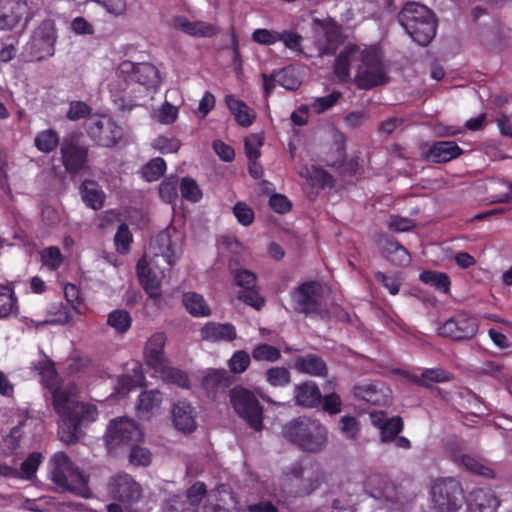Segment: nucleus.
Returning <instances> with one entry per match:
<instances>
[{
    "label": "nucleus",
    "mask_w": 512,
    "mask_h": 512,
    "mask_svg": "<svg viewBox=\"0 0 512 512\" xmlns=\"http://www.w3.org/2000/svg\"><path fill=\"white\" fill-rule=\"evenodd\" d=\"M455 461L459 466L465 468L468 472L472 474H477L487 478H494L493 470L484 464L481 460L475 458L470 454H463L461 456H457Z\"/></svg>",
    "instance_id": "36"
},
{
    "label": "nucleus",
    "mask_w": 512,
    "mask_h": 512,
    "mask_svg": "<svg viewBox=\"0 0 512 512\" xmlns=\"http://www.w3.org/2000/svg\"><path fill=\"white\" fill-rule=\"evenodd\" d=\"M162 512H194V509L184 496L175 495L164 504Z\"/></svg>",
    "instance_id": "62"
},
{
    "label": "nucleus",
    "mask_w": 512,
    "mask_h": 512,
    "mask_svg": "<svg viewBox=\"0 0 512 512\" xmlns=\"http://www.w3.org/2000/svg\"><path fill=\"white\" fill-rule=\"evenodd\" d=\"M121 70L128 73L131 82L138 83L146 88H151L159 83V71L150 63L125 62Z\"/></svg>",
    "instance_id": "19"
},
{
    "label": "nucleus",
    "mask_w": 512,
    "mask_h": 512,
    "mask_svg": "<svg viewBox=\"0 0 512 512\" xmlns=\"http://www.w3.org/2000/svg\"><path fill=\"white\" fill-rule=\"evenodd\" d=\"M182 303L187 312L194 317H208L211 309L205 298L196 292H186L182 295Z\"/></svg>",
    "instance_id": "32"
},
{
    "label": "nucleus",
    "mask_w": 512,
    "mask_h": 512,
    "mask_svg": "<svg viewBox=\"0 0 512 512\" xmlns=\"http://www.w3.org/2000/svg\"><path fill=\"white\" fill-rule=\"evenodd\" d=\"M165 381L172 383L181 388L190 387V379L188 374L178 368L163 366V369L159 371Z\"/></svg>",
    "instance_id": "46"
},
{
    "label": "nucleus",
    "mask_w": 512,
    "mask_h": 512,
    "mask_svg": "<svg viewBox=\"0 0 512 512\" xmlns=\"http://www.w3.org/2000/svg\"><path fill=\"white\" fill-rule=\"evenodd\" d=\"M166 336L162 332L154 333L147 341L144 348V359L147 366L155 372L163 369L165 365L164 347Z\"/></svg>",
    "instance_id": "23"
},
{
    "label": "nucleus",
    "mask_w": 512,
    "mask_h": 512,
    "mask_svg": "<svg viewBox=\"0 0 512 512\" xmlns=\"http://www.w3.org/2000/svg\"><path fill=\"white\" fill-rule=\"evenodd\" d=\"M365 489L371 497L387 506L395 504L408 496L402 484L397 485L383 475L369 476L365 482Z\"/></svg>",
    "instance_id": "14"
},
{
    "label": "nucleus",
    "mask_w": 512,
    "mask_h": 512,
    "mask_svg": "<svg viewBox=\"0 0 512 512\" xmlns=\"http://www.w3.org/2000/svg\"><path fill=\"white\" fill-rule=\"evenodd\" d=\"M40 258L42 265L46 266L51 271L58 270L64 262V257L57 246L44 248L40 252Z\"/></svg>",
    "instance_id": "44"
},
{
    "label": "nucleus",
    "mask_w": 512,
    "mask_h": 512,
    "mask_svg": "<svg viewBox=\"0 0 512 512\" xmlns=\"http://www.w3.org/2000/svg\"><path fill=\"white\" fill-rule=\"evenodd\" d=\"M133 242V235L126 223L119 225L114 236V245L116 251L120 254H126L130 250V245Z\"/></svg>",
    "instance_id": "50"
},
{
    "label": "nucleus",
    "mask_w": 512,
    "mask_h": 512,
    "mask_svg": "<svg viewBox=\"0 0 512 512\" xmlns=\"http://www.w3.org/2000/svg\"><path fill=\"white\" fill-rule=\"evenodd\" d=\"M263 141L264 138L260 134H251L245 138L244 148L248 160H255L260 158V147L263 145Z\"/></svg>",
    "instance_id": "57"
},
{
    "label": "nucleus",
    "mask_w": 512,
    "mask_h": 512,
    "mask_svg": "<svg viewBox=\"0 0 512 512\" xmlns=\"http://www.w3.org/2000/svg\"><path fill=\"white\" fill-rule=\"evenodd\" d=\"M252 357L256 361L274 363L281 358V351L270 344H259L252 350Z\"/></svg>",
    "instance_id": "49"
},
{
    "label": "nucleus",
    "mask_w": 512,
    "mask_h": 512,
    "mask_svg": "<svg viewBox=\"0 0 512 512\" xmlns=\"http://www.w3.org/2000/svg\"><path fill=\"white\" fill-rule=\"evenodd\" d=\"M234 282L242 289L257 286V276L248 269H235L232 271Z\"/></svg>",
    "instance_id": "61"
},
{
    "label": "nucleus",
    "mask_w": 512,
    "mask_h": 512,
    "mask_svg": "<svg viewBox=\"0 0 512 512\" xmlns=\"http://www.w3.org/2000/svg\"><path fill=\"white\" fill-rule=\"evenodd\" d=\"M232 383L233 377L224 369H210L201 380L207 396L215 401L225 398Z\"/></svg>",
    "instance_id": "17"
},
{
    "label": "nucleus",
    "mask_w": 512,
    "mask_h": 512,
    "mask_svg": "<svg viewBox=\"0 0 512 512\" xmlns=\"http://www.w3.org/2000/svg\"><path fill=\"white\" fill-rule=\"evenodd\" d=\"M419 280L444 294L450 292L451 280L448 274L444 272L425 270L420 273Z\"/></svg>",
    "instance_id": "33"
},
{
    "label": "nucleus",
    "mask_w": 512,
    "mask_h": 512,
    "mask_svg": "<svg viewBox=\"0 0 512 512\" xmlns=\"http://www.w3.org/2000/svg\"><path fill=\"white\" fill-rule=\"evenodd\" d=\"M174 26L177 30L182 31L191 36L212 37L217 34L218 29L213 24L203 21H189L184 16H178L174 19Z\"/></svg>",
    "instance_id": "31"
},
{
    "label": "nucleus",
    "mask_w": 512,
    "mask_h": 512,
    "mask_svg": "<svg viewBox=\"0 0 512 512\" xmlns=\"http://www.w3.org/2000/svg\"><path fill=\"white\" fill-rule=\"evenodd\" d=\"M403 420L399 416L387 419L381 426L380 439L383 443L392 442L403 430Z\"/></svg>",
    "instance_id": "43"
},
{
    "label": "nucleus",
    "mask_w": 512,
    "mask_h": 512,
    "mask_svg": "<svg viewBox=\"0 0 512 512\" xmlns=\"http://www.w3.org/2000/svg\"><path fill=\"white\" fill-rule=\"evenodd\" d=\"M480 322L467 312H460L447 319L438 327V334L456 342L473 339L478 333Z\"/></svg>",
    "instance_id": "11"
},
{
    "label": "nucleus",
    "mask_w": 512,
    "mask_h": 512,
    "mask_svg": "<svg viewBox=\"0 0 512 512\" xmlns=\"http://www.w3.org/2000/svg\"><path fill=\"white\" fill-rule=\"evenodd\" d=\"M431 499L437 512H457L464 502L462 485L454 477L438 478L431 485Z\"/></svg>",
    "instance_id": "7"
},
{
    "label": "nucleus",
    "mask_w": 512,
    "mask_h": 512,
    "mask_svg": "<svg viewBox=\"0 0 512 512\" xmlns=\"http://www.w3.org/2000/svg\"><path fill=\"white\" fill-rule=\"evenodd\" d=\"M375 278L380 282L391 295H397L402 285V277L400 273H394L392 275H386L381 271L375 273Z\"/></svg>",
    "instance_id": "55"
},
{
    "label": "nucleus",
    "mask_w": 512,
    "mask_h": 512,
    "mask_svg": "<svg viewBox=\"0 0 512 512\" xmlns=\"http://www.w3.org/2000/svg\"><path fill=\"white\" fill-rule=\"evenodd\" d=\"M172 421L175 428L184 433H191L196 429L194 407L187 401H178L172 408Z\"/></svg>",
    "instance_id": "24"
},
{
    "label": "nucleus",
    "mask_w": 512,
    "mask_h": 512,
    "mask_svg": "<svg viewBox=\"0 0 512 512\" xmlns=\"http://www.w3.org/2000/svg\"><path fill=\"white\" fill-rule=\"evenodd\" d=\"M179 191V178L176 175L166 177L159 186L160 198L169 204L176 203Z\"/></svg>",
    "instance_id": "40"
},
{
    "label": "nucleus",
    "mask_w": 512,
    "mask_h": 512,
    "mask_svg": "<svg viewBox=\"0 0 512 512\" xmlns=\"http://www.w3.org/2000/svg\"><path fill=\"white\" fill-rule=\"evenodd\" d=\"M156 243L157 247H153L155 252L150 265L145 258H141L137 263L139 282L148 296L155 300L161 297V278L166 271H170L178 259L175 245L169 235L159 234Z\"/></svg>",
    "instance_id": "2"
},
{
    "label": "nucleus",
    "mask_w": 512,
    "mask_h": 512,
    "mask_svg": "<svg viewBox=\"0 0 512 512\" xmlns=\"http://www.w3.org/2000/svg\"><path fill=\"white\" fill-rule=\"evenodd\" d=\"M353 395L373 405H386L391 398L390 388L383 382H364L353 387Z\"/></svg>",
    "instance_id": "18"
},
{
    "label": "nucleus",
    "mask_w": 512,
    "mask_h": 512,
    "mask_svg": "<svg viewBox=\"0 0 512 512\" xmlns=\"http://www.w3.org/2000/svg\"><path fill=\"white\" fill-rule=\"evenodd\" d=\"M61 141L59 134L54 129H46L36 134L34 145L40 152L49 154L58 146L61 147Z\"/></svg>",
    "instance_id": "37"
},
{
    "label": "nucleus",
    "mask_w": 512,
    "mask_h": 512,
    "mask_svg": "<svg viewBox=\"0 0 512 512\" xmlns=\"http://www.w3.org/2000/svg\"><path fill=\"white\" fill-rule=\"evenodd\" d=\"M206 493V485L203 482H196L187 490L184 498L187 499L195 511Z\"/></svg>",
    "instance_id": "63"
},
{
    "label": "nucleus",
    "mask_w": 512,
    "mask_h": 512,
    "mask_svg": "<svg viewBox=\"0 0 512 512\" xmlns=\"http://www.w3.org/2000/svg\"><path fill=\"white\" fill-rule=\"evenodd\" d=\"M61 162L71 178L89 169V148L76 135L65 136L60 147Z\"/></svg>",
    "instance_id": "10"
},
{
    "label": "nucleus",
    "mask_w": 512,
    "mask_h": 512,
    "mask_svg": "<svg viewBox=\"0 0 512 512\" xmlns=\"http://www.w3.org/2000/svg\"><path fill=\"white\" fill-rule=\"evenodd\" d=\"M296 404L301 407L315 408L321 403V392L313 381H305L294 388Z\"/></svg>",
    "instance_id": "28"
},
{
    "label": "nucleus",
    "mask_w": 512,
    "mask_h": 512,
    "mask_svg": "<svg viewBox=\"0 0 512 512\" xmlns=\"http://www.w3.org/2000/svg\"><path fill=\"white\" fill-rule=\"evenodd\" d=\"M79 190L81 198L87 207L96 211L103 208L106 195L96 181L90 179L84 180Z\"/></svg>",
    "instance_id": "30"
},
{
    "label": "nucleus",
    "mask_w": 512,
    "mask_h": 512,
    "mask_svg": "<svg viewBox=\"0 0 512 512\" xmlns=\"http://www.w3.org/2000/svg\"><path fill=\"white\" fill-rule=\"evenodd\" d=\"M301 475L302 484L300 491L304 492L305 495H309L316 490L323 480V475L318 465L301 466Z\"/></svg>",
    "instance_id": "35"
},
{
    "label": "nucleus",
    "mask_w": 512,
    "mask_h": 512,
    "mask_svg": "<svg viewBox=\"0 0 512 512\" xmlns=\"http://www.w3.org/2000/svg\"><path fill=\"white\" fill-rule=\"evenodd\" d=\"M131 323V315L124 309H117L108 314L107 324L114 328L118 333L122 334L127 332Z\"/></svg>",
    "instance_id": "42"
},
{
    "label": "nucleus",
    "mask_w": 512,
    "mask_h": 512,
    "mask_svg": "<svg viewBox=\"0 0 512 512\" xmlns=\"http://www.w3.org/2000/svg\"><path fill=\"white\" fill-rule=\"evenodd\" d=\"M45 387L52 394V403L59 416L58 436L66 444H75L81 429L95 422L99 412L94 404L78 401V388L74 382L64 383L59 377L55 363L51 359L37 365Z\"/></svg>",
    "instance_id": "1"
},
{
    "label": "nucleus",
    "mask_w": 512,
    "mask_h": 512,
    "mask_svg": "<svg viewBox=\"0 0 512 512\" xmlns=\"http://www.w3.org/2000/svg\"><path fill=\"white\" fill-rule=\"evenodd\" d=\"M17 298L12 288L0 285V318L8 317L16 308Z\"/></svg>",
    "instance_id": "47"
},
{
    "label": "nucleus",
    "mask_w": 512,
    "mask_h": 512,
    "mask_svg": "<svg viewBox=\"0 0 512 512\" xmlns=\"http://www.w3.org/2000/svg\"><path fill=\"white\" fill-rule=\"evenodd\" d=\"M57 33L52 20H44L33 31L26 44V51L37 61H41L54 55Z\"/></svg>",
    "instance_id": "12"
},
{
    "label": "nucleus",
    "mask_w": 512,
    "mask_h": 512,
    "mask_svg": "<svg viewBox=\"0 0 512 512\" xmlns=\"http://www.w3.org/2000/svg\"><path fill=\"white\" fill-rule=\"evenodd\" d=\"M107 492L114 500L125 504H133L140 500L142 488L131 475L119 473L110 478Z\"/></svg>",
    "instance_id": "16"
},
{
    "label": "nucleus",
    "mask_w": 512,
    "mask_h": 512,
    "mask_svg": "<svg viewBox=\"0 0 512 512\" xmlns=\"http://www.w3.org/2000/svg\"><path fill=\"white\" fill-rule=\"evenodd\" d=\"M179 191L183 199L196 203L202 198V191L197 182L191 177L182 178Z\"/></svg>",
    "instance_id": "48"
},
{
    "label": "nucleus",
    "mask_w": 512,
    "mask_h": 512,
    "mask_svg": "<svg viewBox=\"0 0 512 512\" xmlns=\"http://www.w3.org/2000/svg\"><path fill=\"white\" fill-rule=\"evenodd\" d=\"M88 135L103 147H113L122 138V129L109 116L98 115L89 119L87 126Z\"/></svg>",
    "instance_id": "15"
},
{
    "label": "nucleus",
    "mask_w": 512,
    "mask_h": 512,
    "mask_svg": "<svg viewBox=\"0 0 512 512\" xmlns=\"http://www.w3.org/2000/svg\"><path fill=\"white\" fill-rule=\"evenodd\" d=\"M104 438L108 448L114 446L141 448L139 442L143 438V432L135 420L118 417L109 422Z\"/></svg>",
    "instance_id": "9"
},
{
    "label": "nucleus",
    "mask_w": 512,
    "mask_h": 512,
    "mask_svg": "<svg viewBox=\"0 0 512 512\" xmlns=\"http://www.w3.org/2000/svg\"><path fill=\"white\" fill-rule=\"evenodd\" d=\"M383 257L396 266H406L411 261L408 250L397 240L386 237L380 242Z\"/></svg>",
    "instance_id": "26"
},
{
    "label": "nucleus",
    "mask_w": 512,
    "mask_h": 512,
    "mask_svg": "<svg viewBox=\"0 0 512 512\" xmlns=\"http://www.w3.org/2000/svg\"><path fill=\"white\" fill-rule=\"evenodd\" d=\"M265 379L273 387H285L291 382V373L285 367H271L266 370Z\"/></svg>",
    "instance_id": "45"
},
{
    "label": "nucleus",
    "mask_w": 512,
    "mask_h": 512,
    "mask_svg": "<svg viewBox=\"0 0 512 512\" xmlns=\"http://www.w3.org/2000/svg\"><path fill=\"white\" fill-rule=\"evenodd\" d=\"M322 287L317 281H306L291 291L294 312L305 316L318 314Z\"/></svg>",
    "instance_id": "13"
},
{
    "label": "nucleus",
    "mask_w": 512,
    "mask_h": 512,
    "mask_svg": "<svg viewBox=\"0 0 512 512\" xmlns=\"http://www.w3.org/2000/svg\"><path fill=\"white\" fill-rule=\"evenodd\" d=\"M462 153V148L455 141H436L423 151V157L429 162L447 163Z\"/></svg>",
    "instance_id": "22"
},
{
    "label": "nucleus",
    "mask_w": 512,
    "mask_h": 512,
    "mask_svg": "<svg viewBox=\"0 0 512 512\" xmlns=\"http://www.w3.org/2000/svg\"><path fill=\"white\" fill-rule=\"evenodd\" d=\"M424 378V387H429L431 383H444L452 379L449 372L442 368H427L422 371Z\"/></svg>",
    "instance_id": "58"
},
{
    "label": "nucleus",
    "mask_w": 512,
    "mask_h": 512,
    "mask_svg": "<svg viewBox=\"0 0 512 512\" xmlns=\"http://www.w3.org/2000/svg\"><path fill=\"white\" fill-rule=\"evenodd\" d=\"M233 214L237 221L245 227L250 226L255 219L253 209L242 201H239L234 205Z\"/></svg>",
    "instance_id": "60"
},
{
    "label": "nucleus",
    "mask_w": 512,
    "mask_h": 512,
    "mask_svg": "<svg viewBox=\"0 0 512 512\" xmlns=\"http://www.w3.org/2000/svg\"><path fill=\"white\" fill-rule=\"evenodd\" d=\"M203 340L217 341H233L237 334L235 326L231 323L208 322L200 330Z\"/></svg>",
    "instance_id": "27"
},
{
    "label": "nucleus",
    "mask_w": 512,
    "mask_h": 512,
    "mask_svg": "<svg viewBox=\"0 0 512 512\" xmlns=\"http://www.w3.org/2000/svg\"><path fill=\"white\" fill-rule=\"evenodd\" d=\"M161 402L162 395L158 390L143 391L138 398V414L148 418L154 409L159 408Z\"/></svg>",
    "instance_id": "38"
},
{
    "label": "nucleus",
    "mask_w": 512,
    "mask_h": 512,
    "mask_svg": "<svg viewBox=\"0 0 512 512\" xmlns=\"http://www.w3.org/2000/svg\"><path fill=\"white\" fill-rule=\"evenodd\" d=\"M237 298L258 311L261 310L265 305V300L260 295L257 286H254L252 288L241 289L238 292Z\"/></svg>",
    "instance_id": "52"
},
{
    "label": "nucleus",
    "mask_w": 512,
    "mask_h": 512,
    "mask_svg": "<svg viewBox=\"0 0 512 512\" xmlns=\"http://www.w3.org/2000/svg\"><path fill=\"white\" fill-rule=\"evenodd\" d=\"M293 368L302 374L314 377H327L328 367L325 360L317 354H306L294 359Z\"/></svg>",
    "instance_id": "25"
},
{
    "label": "nucleus",
    "mask_w": 512,
    "mask_h": 512,
    "mask_svg": "<svg viewBox=\"0 0 512 512\" xmlns=\"http://www.w3.org/2000/svg\"><path fill=\"white\" fill-rule=\"evenodd\" d=\"M325 37L327 45L322 49L321 53L326 55H332L336 51V44L342 40L341 28L337 24H327L324 27Z\"/></svg>",
    "instance_id": "51"
},
{
    "label": "nucleus",
    "mask_w": 512,
    "mask_h": 512,
    "mask_svg": "<svg viewBox=\"0 0 512 512\" xmlns=\"http://www.w3.org/2000/svg\"><path fill=\"white\" fill-rule=\"evenodd\" d=\"M91 113V107L83 101H72L66 117L71 121L87 118Z\"/></svg>",
    "instance_id": "64"
},
{
    "label": "nucleus",
    "mask_w": 512,
    "mask_h": 512,
    "mask_svg": "<svg viewBox=\"0 0 512 512\" xmlns=\"http://www.w3.org/2000/svg\"><path fill=\"white\" fill-rule=\"evenodd\" d=\"M341 97L342 93L340 91L335 90L327 96L316 98L311 103V108L317 114L324 113L326 110L333 107Z\"/></svg>",
    "instance_id": "56"
},
{
    "label": "nucleus",
    "mask_w": 512,
    "mask_h": 512,
    "mask_svg": "<svg viewBox=\"0 0 512 512\" xmlns=\"http://www.w3.org/2000/svg\"><path fill=\"white\" fill-rule=\"evenodd\" d=\"M398 21L413 41L421 46H427L436 35L435 15L424 5L407 3L399 12Z\"/></svg>",
    "instance_id": "3"
},
{
    "label": "nucleus",
    "mask_w": 512,
    "mask_h": 512,
    "mask_svg": "<svg viewBox=\"0 0 512 512\" xmlns=\"http://www.w3.org/2000/svg\"><path fill=\"white\" fill-rule=\"evenodd\" d=\"M42 459V454L38 451H34L21 463L20 472L15 468L0 464V475L6 477L20 476L21 478L30 480L35 475Z\"/></svg>",
    "instance_id": "29"
},
{
    "label": "nucleus",
    "mask_w": 512,
    "mask_h": 512,
    "mask_svg": "<svg viewBox=\"0 0 512 512\" xmlns=\"http://www.w3.org/2000/svg\"><path fill=\"white\" fill-rule=\"evenodd\" d=\"M388 77L377 48L362 49L361 57L356 66L355 85L362 90H370L387 83Z\"/></svg>",
    "instance_id": "6"
},
{
    "label": "nucleus",
    "mask_w": 512,
    "mask_h": 512,
    "mask_svg": "<svg viewBox=\"0 0 512 512\" xmlns=\"http://www.w3.org/2000/svg\"><path fill=\"white\" fill-rule=\"evenodd\" d=\"M6 5L10 7V13H0V29H12L21 20V15L13 10L14 6L19 7V4L14 0H6Z\"/></svg>",
    "instance_id": "59"
},
{
    "label": "nucleus",
    "mask_w": 512,
    "mask_h": 512,
    "mask_svg": "<svg viewBox=\"0 0 512 512\" xmlns=\"http://www.w3.org/2000/svg\"><path fill=\"white\" fill-rule=\"evenodd\" d=\"M229 397L237 415L250 428L261 431L263 429V407L256 395L243 386H236L229 390Z\"/></svg>",
    "instance_id": "8"
},
{
    "label": "nucleus",
    "mask_w": 512,
    "mask_h": 512,
    "mask_svg": "<svg viewBox=\"0 0 512 512\" xmlns=\"http://www.w3.org/2000/svg\"><path fill=\"white\" fill-rule=\"evenodd\" d=\"M362 48L355 44H348L338 54L333 65V72L338 80L346 83L350 80V67L352 64L357 66L361 57Z\"/></svg>",
    "instance_id": "21"
},
{
    "label": "nucleus",
    "mask_w": 512,
    "mask_h": 512,
    "mask_svg": "<svg viewBox=\"0 0 512 512\" xmlns=\"http://www.w3.org/2000/svg\"><path fill=\"white\" fill-rule=\"evenodd\" d=\"M52 481L60 488L83 498H90L88 478L63 453L57 452L51 459Z\"/></svg>",
    "instance_id": "4"
},
{
    "label": "nucleus",
    "mask_w": 512,
    "mask_h": 512,
    "mask_svg": "<svg viewBox=\"0 0 512 512\" xmlns=\"http://www.w3.org/2000/svg\"><path fill=\"white\" fill-rule=\"evenodd\" d=\"M251 39L257 44L271 46L280 42L281 38L279 31L259 28L252 32Z\"/></svg>",
    "instance_id": "54"
},
{
    "label": "nucleus",
    "mask_w": 512,
    "mask_h": 512,
    "mask_svg": "<svg viewBox=\"0 0 512 512\" xmlns=\"http://www.w3.org/2000/svg\"><path fill=\"white\" fill-rule=\"evenodd\" d=\"M501 500L490 488L474 489L467 501L468 512H497Z\"/></svg>",
    "instance_id": "20"
},
{
    "label": "nucleus",
    "mask_w": 512,
    "mask_h": 512,
    "mask_svg": "<svg viewBox=\"0 0 512 512\" xmlns=\"http://www.w3.org/2000/svg\"><path fill=\"white\" fill-rule=\"evenodd\" d=\"M166 162L161 157L151 159L141 168L142 177L148 181H157L166 172Z\"/></svg>",
    "instance_id": "41"
},
{
    "label": "nucleus",
    "mask_w": 512,
    "mask_h": 512,
    "mask_svg": "<svg viewBox=\"0 0 512 512\" xmlns=\"http://www.w3.org/2000/svg\"><path fill=\"white\" fill-rule=\"evenodd\" d=\"M133 370L134 375L125 374L118 378L116 386L118 394L125 395L145 384V376L142 371V366L140 364H136V367Z\"/></svg>",
    "instance_id": "34"
},
{
    "label": "nucleus",
    "mask_w": 512,
    "mask_h": 512,
    "mask_svg": "<svg viewBox=\"0 0 512 512\" xmlns=\"http://www.w3.org/2000/svg\"><path fill=\"white\" fill-rule=\"evenodd\" d=\"M251 363V357L245 350L236 351L228 361V367L233 374L244 373Z\"/></svg>",
    "instance_id": "53"
},
{
    "label": "nucleus",
    "mask_w": 512,
    "mask_h": 512,
    "mask_svg": "<svg viewBox=\"0 0 512 512\" xmlns=\"http://www.w3.org/2000/svg\"><path fill=\"white\" fill-rule=\"evenodd\" d=\"M284 437L300 448H321L327 440V430L319 420L298 417L283 427Z\"/></svg>",
    "instance_id": "5"
},
{
    "label": "nucleus",
    "mask_w": 512,
    "mask_h": 512,
    "mask_svg": "<svg viewBox=\"0 0 512 512\" xmlns=\"http://www.w3.org/2000/svg\"><path fill=\"white\" fill-rule=\"evenodd\" d=\"M301 466H294L287 472L282 479L283 491L290 496H302L304 492L300 491L302 484Z\"/></svg>",
    "instance_id": "39"
}]
</instances>
